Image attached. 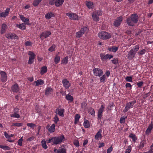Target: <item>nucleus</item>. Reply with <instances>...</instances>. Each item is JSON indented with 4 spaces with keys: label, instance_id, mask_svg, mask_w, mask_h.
Masks as SVG:
<instances>
[{
    "label": "nucleus",
    "instance_id": "36",
    "mask_svg": "<svg viewBox=\"0 0 153 153\" xmlns=\"http://www.w3.org/2000/svg\"><path fill=\"white\" fill-rule=\"evenodd\" d=\"M129 137L132 139V140L134 142L136 141L137 138L135 134H129Z\"/></svg>",
    "mask_w": 153,
    "mask_h": 153
},
{
    "label": "nucleus",
    "instance_id": "2",
    "mask_svg": "<svg viewBox=\"0 0 153 153\" xmlns=\"http://www.w3.org/2000/svg\"><path fill=\"white\" fill-rule=\"evenodd\" d=\"M99 38L102 39H107L111 37V34L107 32L102 31L100 32L98 34Z\"/></svg>",
    "mask_w": 153,
    "mask_h": 153
},
{
    "label": "nucleus",
    "instance_id": "40",
    "mask_svg": "<svg viewBox=\"0 0 153 153\" xmlns=\"http://www.w3.org/2000/svg\"><path fill=\"white\" fill-rule=\"evenodd\" d=\"M27 125L28 126L32 128H34L35 127H36V125L33 123H27Z\"/></svg>",
    "mask_w": 153,
    "mask_h": 153
},
{
    "label": "nucleus",
    "instance_id": "17",
    "mask_svg": "<svg viewBox=\"0 0 153 153\" xmlns=\"http://www.w3.org/2000/svg\"><path fill=\"white\" fill-rule=\"evenodd\" d=\"M64 0H58L55 1V4L56 7H59L62 5L64 1Z\"/></svg>",
    "mask_w": 153,
    "mask_h": 153
},
{
    "label": "nucleus",
    "instance_id": "53",
    "mask_svg": "<svg viewBox=\"0 0 153 153\" xmlns=\"http://www.w3.org/2000/svg\"><path fill=\"white\" fill-rule=\"evenodd\" d=\"M11 117H15L16 118H19L20 117V115L17 113H14L11 115Z\"/></svg>",
    "mask_w": 153,
    "mask_h": 153
},
{
    "label": "nucleus",
    "instance_id": "39",
    "mask_svg": "<svg viewBox=\"0 0 153 153\" xmlns=\"http://www.w3.org/2000/svg\"><path fill=\"white\" fill-rule=\"evenodd\" d=\"M139 45H137L135 46L134 47V48L133 49H132L131 50H132L133 51V52L135 53H136L137 52V51H138V50L139 49Z\"/></svg>",
    "mask_w": 153,
    "mask_h": 153
},
{
    "label": "nucleus",
    "instance_id": "8",
    "mask_svg": "<svg viewBox=\"0 0 153 153\" xmlns=\"http://www.w3.org/2000/svg\"><path fill=\"white\" fill-rule=\"evenodd\" d=\"M66 14L67 16L69 17L70 19H71L75 20H78V16L76 14L68 13Z\"/></svg>",
    "mask_w": 153,
    "mask_h": 153
},
{
    "label": "nucleus",
    "instance_id": "27",
    "mask_svg": "<svg viewBox=\"0 0 153 153\" xmlns=\"http://www.w3.org/2000/svg\"><path fill=\"white\" fill-rule=\"evenodd\" d=\"M55 126L54 124H53L48 128V131L50 132H52L55 130Z\"/></svg>",
    "mask_w": 153,
    "mask_h": 153
},
{
    "label": "nucleus",
    "instance_id": "6",
    "mask_svg": "<svg viewBox=\"0 0 153 153\" xmlns=\"http://www.w3.org/2000/svg\"><path fill=\"white\" fill-rule=\"evenodd\" d=\"M122 20L123 18L121 16L117 17L113 23L114 26L117 27L120 26Z\"/></svg>",
    "mask_w": 153,
    "mask_h": 153
},
{
    "label": "nucleus",
    "instance_id": "25",
    "mask_svg": "<svg viewBox=\"0 0 153 153\" xmlns=\"http://www.w3.org/2000/svg\"><path fill=\"white\" fill-rule=\"evenodd\" d=\"M52 90L51 88L50 87L47 88L45 90V94L46 95H48L51 94L52 91Z\"/></svg>",
    "mask_w": 153,
    "mask_h": 153
},
{
    "label": "nucleus",
    "instance_id": "63",
    "mask_svg": "<svg viewBox=\"0 0 153 153\" xmlns=\"http://www.w3.org/2000/svg\"><path fill=\"white\" fill-rule=\"evenodd\" d=\"M112 146H111L110 147H109L107 150V153H110L112 150Z\"/></svg>",
    "mask_w": 153,
    "mask_h": 153
},
{
    "label": "nucleus",
    "instance_id": "22",
    "mask_svg": "<svg viewBox=\"0 0 153 153\" xmlns=\"http://www.w3.org/2000/svg\"><path fill=\"white\" fill-rule=\"evenodd\" d=\"M65 98L67 100L70 101V102H72L73 101V97L69 94L66 95Z\"/></svg>",
    "mask_w": 153,
    "mask_h": 153
},
{
    "label": "nucleus",
    "instance_id": "41",
    "mask_svg": "<svg viewBox=\"0 0 153 153\" xmlns=\"http://www.w3.org/2000/svg\"><path fill=\"white\" fill-rule=\"evenodd\" d=\"M66 150L64 148H62L61 149H59L56 153H66Z\"/></svg>",
    "mask_w": 153,
    "mask_h": 153
},
{
    "label": "nucleus",
    "instance_id": "37",
    "mask_svg": "<svg viewBox=\"0 0 153 153\" xmlns=\"http://www.w3.org/2000/svg\"><path fill=\"white\" fill-rule=\"evenodd\" d=\"M0 148L4 150H10V148L9 146H7L0 145Z\"/></svg>",
    "mask_w": 153,
    "mask_h": 153
},
{
    "label": "nucleus",
    "instance_id": "61",
    "mask_svg": "<svg viewBox=\"0 0 153 153\" xmlns=\"http://www.w3.org/2000/svg\"><path fill=\"white\" fill-rule=\"evenodd\" d=\"M10 8H7L5 11L4 13L5 15H6L7 16L8 15L10 11Z\"/></svg>",
    "mask_w": 153,
    "mask_h": 153
},
{
    "label": "nucleus",
    "instance_id": "58",
    "mask_svg": "<svg viewBox=\"0 0 153 153\" xmlns=\"http://www.w3.org/2000/svg\"><path fill=\"white\" fill-rule=\"evenodd\" d=\"M35 139V137L32 136L27 139V141H31L34 140Z\"/></svg>",
    "mask_w": 153,
    "mask_h": 153
},
{
    "label": "nucleus",
    "instance_id": "23",
    "mask_svg": "<svg viewBox=\"0 0 153 153\" xmlns=\"http://www.w3.org/2000/svg\"><path fill=\"white\" fill-rule=\"evenodd\" d=\"M153 128V125L152 124H150L148 128L147 129L146 131V134H148L149 133H150L151 131L152 128Z\"/></svg>",
    "mask_w": 153,
    "mask_h": 153
},
{
    "label": "nucleus",
    "instance_id": "10",
    "mask_svg": "<svg viewBox=\"0 0 153 153\" xmlns=\"http://www.w3.org/2000/svg\"><path fill=\"white\" fill-rule=\"evenodd\" d=\"M62 82L64 86L66 89L68 88L71 85L69 82L66 79H64L62 81Z\"/></svg>",
    "mask_w": 153,
    "mask_h": 153
},
{
    "label": "nucleus",
    "instance_id": "55",
    "mask_svg": "<svg viewBox=\"0 0 153 153\" xmlns=\"http://www.w3.org/2000/svg\"><path fill=\"white\" fill-rule=\"evenodd\" d=\"M131 147L129 146H128V148L127 149L126 151V153H130L131 151Z\"/></svg>",
    "mask_w": 153,
    "mask_h": 153
},
{
    "label": "nucleus",
    "instance_id": "11",
    "mask_svg": "<svg viewBox=\"0 0 153 153\" xmlns=\"http://www.w3.org/2000/svg\"><path fill=\"white\" fill-rule=\"evenodd\" d=\"M0 74L1 75V80L2 82H4L6 80L7 76L6 73L3 71H1L0 72Z\"/></svg>",
    "mask_w": 153,
    "mask_h": 153
},
{
    "label": "nucleus",
    "instance_id": "21",
    "mask_svg": "<svg viewBox=\"0 0 153 153\" xmlns=\"http://www.w3.org/2000/svg\"><path fill=\"white\" fill-rule=\"evenodd\" d=\"M7 27V25L5 24H3L1 26V33L3 34L5 32V29Z\"/></svg>",
    "mask_w": 153,
    "mask_h": 153
},
{
    "label": "nucleus",
    "instance_id": "5",
    "mask_svg": "<svg viewBox=\"0 0 153 153\" xmlns=\"http://www.w3.org/2000/svg\"><path fill=\"white\" fill-rule=\"evenodd\" d=\"M5 36L8 39H18V36L14 33H8L5 34Z\"/></svg>",
    "mask_w": 153,
    "mask_h": 153
},
{
    "label": "nucleus",
    "instance_id": "9",
    "mask_svg": "<svg viewBox=\"0 0 153 153\" xmlns=\"http://www.w3.org/2000/svg\"><path fill=\"white\" fill-rule=\"evenodd\" d=\"M104 107L103 105H102L101 107L99 109L98 112V119H100L102 116V113L103 112Z\"/></svg>",
    "mask_w": 153,
    "mask_h": 153
},
{
    "label": "nucleus",
    "instance_id": "34",
    "mask_svg": "<svg viewBox=\"0 0 153 153\" xmlns=\"http://www.w3.org/2000/svg\"><path fill=\"white\" fill-rule=\"evenodd\" d=\"M84 126L85 128H88L90 127V125L88 120H85L84 123Z\"/></svg>",
    "mask_w": 153,
    "mask_h": 153
},
{
    "label": "nucleus",
    "instance_id": "56",
    "mask_svg": "<svg viewBox=\"0 0 153 153\" xmlns=\"http://www.w3.org/2000/svg\"><path fill=\"white\" fill-rule=\"evenodd\" d=\"M68 57H66L64 58L62 62L63 63L67 64L68 62Z\"/></svg>",
    "mask_w": 153,
    "mask_h": 153
},
{
    "label": "nucleus",
    "instance_id": "62",
    "mask_svg": "<svg viewBox=\"0 0 153 153\" xmlns=\"http://www.w3.org/2000/svg\"><path fill=\"white\" fill-rule=\"evenodd\" d=\"M25 44L26 46H30L31 45L32 43L30 42L27 41L25 43Z\"/></svg>",
    "mask_w": 153,
    "mask_h": 153
},
{
    "label": "nucleus",
    "instance_id": "14",
    "mask_svg": "<svg viewBox=\"0 0 153 153\" xmlns=\"http://www.w3.org/2000/svg\"><path fill=\"white\" fill-rule=\"evenodd\" d=\"M51 32L48 31H46L42 33L40 35V37L42 36L44 37L45 38L48 37L51 34Z\"/></svg>",
    "mask_w": 153,
    "mask_h": 153
},
{
    "label": "nucleus",
    "instance_id": "47",
    "mask_svg": "<svg viewBox=\"0 0 153 153\" xmlns=\"http://www.w3.org/2000/svg\"><path fill=\"white\" fill-rule=\"evenodd\" d=\"M93 4L91 2H88L86 3V5L87 7L89 8H92V6Z\"/></svg>",
    "mask_w": 153,
    "mask_h": 153
},
{
    "label": "nucleus",
    "instance_id": "29",
    "mask_svg": "<svg viewBox=\"0 0 153 153\" xmlns=\"http://www.w3.org/2000/svg\"><path fill=\"white\" fill-rule=\"evenodd\" d=\"M14 134H10L9 135V134H4L6 138H8V139L7 140L8 141H9L10 142H13V140H11L10 139H9L10 138V137H13V136Z\"/></svg>",
    "mask_w": 153,
    "mask_h": 153
},
{
    "label": "nucleus",
    "instance_id": "57",
    "mask_svg": "<svg viewBox=\"0 0 153 153\" xmlns=\"http://www.w3.org/2000/svg\"><path fill=\"white\" fill-rule=\"evenodd\" d=\"M105 79V75H102L100 78V82H104Z\"/></svg>",
    "mask_w": 153,
    "mask_h": 153
},
{
    "label": "nucleus",
    "instance_id": "49",
    "mask_svg": "<svg viewBox=\"0 0 153 153\" xmlns=\"http://www.w3.org/2000/svg\"><path fill=\"white\" fill-rule=\"evenodd\" d=\"M73 143L76 147H79V142L77 140H74Z\"/></svg>",
    "mask_w": 153,
    "mask_h": 153
},
{
    "label": "nucleus",
    "instance_id": "4",
    "mask_svg": "<svg viewBox=\"0 0 153 153\" xmlns=\"http://www.w3.org/2000/svg\"><path fill=\"white\" fill-rule=\"evenodd\" d=\"M93 71L94 75L100 76L103 74L102 71L98 68H96L93 69Z\"/></svg>",
    "mask_w": 153,
    "mask_h": 153
},
{
    "label": "nucleus",
    "instance_id": "50",
    "mask_svg": "<svg viewBox=\"0 0 153 153\" xmlns=\"http://www.w3.org/2000/svg\"><path fill=\"white\" fill-rule=\"evenodd\" d=\"M83 34V33L79 31L76 33V36L77 38L80 37Z\"/></svg>",
    "mask_w": 153,
    "mask_h": 153
},
{
    "label": "nucleus",
    "instance_id": "33",
    "mask_svg": "<svg viewBox=\"0 0 153 153\" xmlns=\"http://www.w3.org/2000/svg\"><path fill=\"white\" fill-rule=\"evenodd\" d=\"M42 143V147L44 148L45 149H47L48 147L46 145V142L45 140H42L41 142Z\"/></svg>",
    "mask_w": 153,
    "mask_h": 153
},
{
    "label": "nucleus",
    "instance_id": "13",
    "mask_svg": "<svg viewBox=\"0 0 153 153\" xmlns=\"http://www.w3.org/2000/svg\"><path fill=\"white\" fill-rule=\"evenodd\" d=\"M12 91L13 92H17L19 90V88L18 85L16 83L13 85L11 87Z\"/></svg>",
    "mask_w": 153,
    "mask_h": 153
},
{
    "label": "nucleus",
    "instance_id": "54",
    "mask_svg": "<svg viewBox=\"0 0 153 153\" xmlns=\"http://www.w3.org/2000/svg\"><path fill=\"white\" fill-rule=\"evenodd\" d=\"M118 49V47L113 46L112 47V51L114 52H115L117 51Z\"/></svg>",
    "mask_w": 153,
    "mask_h": 153
},
{
    "label": "nucleus",
    "instance_id": "24",
    "mask_svg": "<svg viewBox=\"0 0 153 153\" xmlns=\"http://www.w3.org/2000/svg\"><path fill=\"white\" fill-rule=\"evenodd\" d=\"M34 83H36V85L37 86L43 85L44 83V82L43 80L39 79L34 82Z\"/></svg>",
    "mask_w": 153,
    "mask_h": 153
},
{
    "label": "nucleus",
    "instance_id": "3",
    "mask_svg": "<svg viewBox=\"0 0 153 153\" xmlns=\"http://www.w3.org/2000/svg\"><path fill=\"white\" fill-rule=\"evenodd\" d=\"M28 54L30 56L29 57L28 63L29 64H31L33 62L34 59L35 58L36 55L33 52L31 51H29Z\"/></svg>",
    "mask_w": 153,
    "mask_h": 153
},
{
    "label": "nucleus",
    "instance_id": "35",
    "mask_svg": "<svg viewBox=\"0 0 153 153\" xmlns=\"http://www.w3.org/2000/svg\"><path fill=\"white\" fill-rule=\"evenodd\" d=\"M42 0H34L33 2V5L34 6H36Z\"/></svg>",
    "mask_w": 153,
    "mask_h": 153
},
{
    "label": "nucleus",
    "instance_id": "30",
    "mask_svg": "<svg viewBox=\"0 0 153 153\" xmlns=\"http://www.w3.org/2000/svg\"><path fill=\"white\" fill-rule=\"evenodd\" d=\"M80 117V115L79 114H76L75 117V120L74 123L76 124L79 121V118Z\"/></svg>",
    "mask_w": 153,
    "mask_h": 153
},
{
    "label": "nucleus",
    "instance_id": "52",
    "mask_svg": "<svg viewBox=\"0 0 153 153\" xmlns=\"http://www.w3.org/2000/svg\"><path fill=\"white\" fill-rule=\"evenodd\" d=\"M102 137V134H96L95 136V138L97 140L101 139Z\"/></svg>",
    "mask_w": 153,
    "mask_h": 153
},
{
    "label": "nucleus",
    "instance_id": "45",
    "mask_svg": "<svg viewBox=\"0 0 153 153\" xmlns=\"http://www.w3.org/2000/svg\"><path fill=\"white\" fill-rule=\"evenodd\" d=\"M22 123H13L12 124V126H15L17 127L21 126H22Z\"/></svg>",
    "mask_w": 153,
    "mask_h": 153
},
{
    "label": "nucleus",
    "instance_id": "44",
    "mask_svg": "<svg viewBox=\"0 0 153 153\" xmlns=\"http://www.w3.org/2000/svg\"><path fill=\"white\" fill-rule=\"evenodd\" d=\"M23 137H22L18 141V144L19 146H22V141H23Z\"/></svg>",
    "mask_w": 153,
    "mask_h": 153
},
{
    "label": "nucleus",
    "instance_id": "28",
    "mask_svg": "<svg viewBox=\"0 0 153 153\" xmlns=\"http://www.w3.org/2000/svg\"><path fill=\"white\" fill-rule=\"evenodd\" d=\"M100 56L102 60L103 59L107 60L108 59L107 54L106 55H104L103 53H100Z\"/></svg>",
    "mask_w": 153,
    "mask_h": 153
},
{
    "label": "nucleus",
    "instance_id": "46",
    "mask_svg": "<svg viewBox=\"0 0 153 153\" xmlns=\"http://www.w3.org/2000/svg\"><path fill=\"white\" fill-rule=\"evenodd\" d=\"M87 105V103L85 102H83L81 104V106L82 108L85 109Z\"/></svg>",
    "mask_w": 153,
    "mask_h": 153
},
{
    "label": "nucleus",
    "instance_id": "31",
    "mask_svg": "<svg viewBox=\"0 0 153 153\" xmlns=\"http://www.w3.org/2000/svg\"><path fill=\"white\" fill-rule=\"evenodd\" d=\"M93 14H94V15H97L99 16L102 15V13L100 10H97L94 12Z\"/></svg>",
    "mask_w": 153,
    "mask_h": 153
},
{
    "label": "nucleus",
    "instance_id": "48",
    "mask_svg": "<svg viewBox=\"0 0 153 153\" xmlns=\"http://www.w3.org/2000/svg\"><path fill=\"white\" fill-rule=\"evenodd\" d=\"M126 80L127 82H131L132 78L131 76H127L126 78Z\"/></svg>",
    "mask_w": 153,
    "mask_h": 153
},
{
    "label": "nucleus",
    "instance_id": "64",
    "mask_svg": "<svg viewBox=\"0 0 153 153\" xmlns=\"http://www.w3.org/2000/svg\"><path fill=\"white\" fill-rule=\"evenodd\" d=\"M125 118L121 117L120 120V123H124L125 122Z\"/></svg>",
    "mask_w": 153,
    "mask_h": 153
},
{
    "label": "nucleus",
    "instance_id": "43",
    "mask_svg": "<svg viewBox=\"0 0 153 153\" xmlns=\"http://www.w3.org/2000/svg\"><path fill=\"white\" fill-rule=\"evenodd\" d=\"M93 19L94 21H98L99 20V18L98 16H97L94 15V14H93L92 15Z\"/></svg>",
    "mask_w": 153,
    "mask_h": 153
},
{
    "label": "nucleus",
    "instance_id": "51",
    "mask_svg": "<svg viewBox=\"0 0 153 153\" xmlns=\"http://www.w3.org/2000/svg\"><path fill=\"white\" fill-rule=\"evenodd\" d=\"M55 48L54 46L52 45L48 49V51L52 52L54 51L55 50Z\"/></svg>",
    "mask_w": 153,
    "mask_h": 153
},
{
    "label": "nucleus",
    "instance_id": "20",
    "mask_svg": "<svg viewBox=\"0 0 153 153\" xmlns=\"http://www.w3.org/2000/svg\"><path fill=\"white\" fill-rule=\"evenodd\" d=\"M126 22L127 24L128 25L134 26V24L133 22L131 20V18H128L126 20Z\"/></svg>",
    "mask_w": 153,
    "mask_h": 153
},
{
    "label": "nucleus",
    "instance_id": "38",
    "mask_svg": "<svg viewBox=\"0 0 153 153\" xmlns=\"http://www.w3.org/2000/svg\"><path fill=\"white\" fill-rule=\"evenodd\" d=\"M60 57L57 55H56V56L54 59V62L56 64L58 63L60 61Z\"/></svg>",
    "mask_w": 153,
    "mask_h": 153
},
{
    "label": "nucleus",
    "instance_id": "18",
    "mask_svg": "<svg viewBox=\"0 0 153 153\" xmlns=\"http://www.w3.org/2000/svg\"><path fill=\"white\" fill-rule=\"evenodd\" d=\"M54 16V14L52 12H48L47 13L45 16V18L46 19H50L52 17Z\"/></svg>",
    "mask_w": 153,
    "mask_h": 153
},
{
    "label": "nucleus",
    "instance_id": "60",
    "mask_svg": "<svg viewBox=\"0 0 153 153\" xmlns=\"http://www.w3.org/2000/svg\"><path fill=\"white\" fill-rule=\"evenodd\" d=\"M54 121L55 122V123H57V122L59 120V118L56 115L55 117L54 118Z\"/></svg>",
    "mask_w": 153,
    "mask_h": 153
},
{
    "label": "nucleus",
    "instance_id": "1",
    "mask_svg": "<svg viewBox=\"0 0 153 153\" xmlns=\"http://www.w3.org/2000/svg\"><path fill=\"white\" fill-rule=\"evenodd\" d=\"M65 140V138L63 135L59 137H55L49 138L48 140V143H50L53 142V144L56 145L60 144L63 141Z\"/></svg>",
    "mask_w": 153,
    "mask_h": 153
},
{
    "label": "nucleus",
    "instance_id": "32",
    "mask_svg": "<svg viewBox=\"0 0 153 153\" xmlns=\"http://www.w3.org/2000/svg\"><path fill=\"white\" fill-rule=\"evenodd\" d=\"M88 112L92 115H94L95 111L94 109L92 108H90L88 109Z\"/></svg>",
    "mask_w": 153,
    "mask_h": 153
},
{
    "label": "nucleus",
    "instance_id": "42",
    "mask_svg": "<svg viewBox=\"0 0 153 153\" xmlns=\"http://www.w3.org/2000/svg\"><path fill=\"white\" fill-rule=\"evenodd\" d=\"M88 30V28L87 27H84L83 28H81L80 31L83 34L86 32Z\"/></svg>",
    "mask_w": 153,
    "mask_h": 153
},
{
    "label": "nucleus",
    "instance_id": "12",
    "mask_svg": "<svg viewBox=\"0 0 153 153\" xmlns=\"http://www.w3.org/2000/svg\"><path fill=\"white\" fill-rule=\"evenodd\" d=\"M136 100L127 103L126 104V107L129 110L130 108H132L133 105L136 102Z\"/></svg>",
    "mask_w": 153,
    "mask_h": 153
},
{
    "label": "nucleus",
    "instance_id": "59",
    "mask_svg": "<svg viewBox=\"0 0 153 153\" xmlns=\"http://www.w3.org/2000/svg\"><path fill=\"white\" fill-rule=\"evenodd\" d=\"M146 51L145 49H143L141 50L140 52H138V53L141 55H142L145 53Z\"/></svg>",
    "mask_w": 153,
    "mask_h": 153
},
{
    "label": "nucleus",
    "instance_id": "26",
    "mask_svg": "<svg viewBox=\"0 0 153 153\" xmlns=\"http://www.w3.org/2000/svg\"><path fill=\"white\" fill-rule=\"evenodd\" d=\"M47 67L46 66H44L42 67L41 70L40 71V73L42 74L44 73L47 72Z\"/></svg>",
    "mask_w": 153,
    "mask_h": 153
},
{
    "label": "nucleus",
    "instance_id": "16",
    "mask_svg": "<svg viewBox=\"0 0 153 153\" xmlns=\"http://www.w3.org/2000/svg\"><path fill=\"white\" fill-rule=\"evenodd\" d=\"M64 111V110L63 109H60L59 108H57L55 112L56 113V114H58L60 116L63 117Z\"/></svg>",
    "mask_w": 153,
    "mask_h": 153
},
{
    "label": "nucleus",
    "instance_id": "15",
    "mask_svg": "<svg viewBox=\"0 0 153 153\" xmlns=\"http://www.w3.org/2000/svg\"><path fill=\"white\" fill-rule=\"evenodd\" d=\"M136 53L133 52L132 50H131L128 53V58L129 59H131L134 56Z\"/></svg>",
    "mask_w": 153,
    "mask_h": 153
},
{
    "label": "nucleus",
    "instance_id": "19",
    "mask_svg": "<svg viewBox=\"0 0 153 153\" xmlns=\"http://www.w3.org/2000/svg\"><path fill=\"white\" fill-rule=\"evenodd\" d=\"M16 25L17 27H19L22 30H25L26 28V27L25 23H22L19 25L16 24Z\"/></svg>",
    "mask_w": 153,
    "mask_h": 153
},
{
    "label": "nucleus",
    "instance_id": "7",
    "mask_svg": "<svg viewBox=\"0 0 153 153\" xmlns=\"http://www.w3.org/2000/svg\"><path fill=\"white\" fill-rule=\"evenodd\" d=\"M130 18L133 22L135 24L137 23L138 20V16L137 13L132 14Z\"/></svg>",
    "mask_w": 153,
    "mask_h": 153
}]
</instances>
